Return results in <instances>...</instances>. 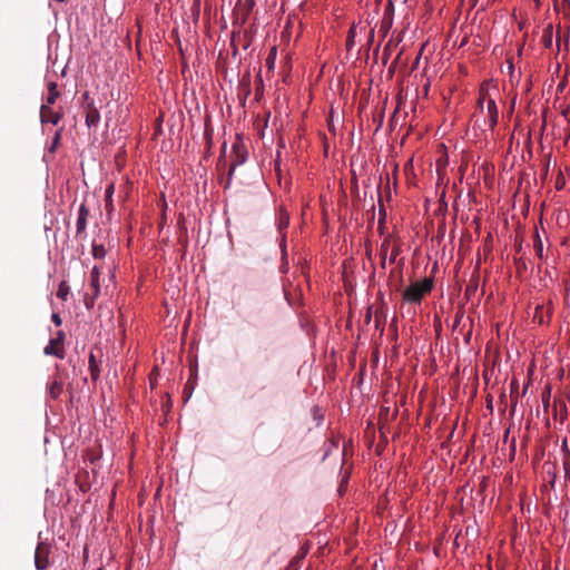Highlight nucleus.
Listing matches in <instances>:
<instances>
[{
  "instance_id": "1",
  "label": "nucleus",
  "mask_w": 570,
  "mask_h": 570,
  "mask_svg": "<svg viewBox=\"0 0 570 570\" xmlns=\"http://www.w3.org/2000/svg\"><path fill=\"white\" fill-rule=\"evenodd\" d=\"M432 287L433 281L431 278L414 282L403 292V299L409 303H421L422 298L432 291Z\"/></svg>"
},
{
  "instance_id": "2",
  "label": "nucleus",
  "mask_w": 570,
  "mask_h": 570,
  "mask_svg": "<svg viewBox=\"0 0 570 570\" xmlns=\"http://www.w3.org/2000/svg\"><path fill=\"white\" fill-rule=\"evenodd\" d=\"M487 95L488 94L484 91L480 92V97L478 99V107L483 112L484 111V101L487 100V118H488L490 128L493 129L498 124L499 111H498V107H497L494 99H492L491 97H489L487 99Z\"/></svg>"
},
{
  "instance_id": "3",
  "label": "nucleus",
  "mask_w": 570,
  "mask_h": 570,
  "mask_svg": "<svg viewBox=\"0 0 570 570\" xmlns=\"http://www.w3.org/2000/svg\"><path fill=\"white\" fill-rule=\"evenodd\" d=\"M49 544L39 542L35 552V564L38 570H45L49 566Z\"/></svg>"
},
{
  "instance_id": "4",
  "label": "nucleus",
  "mask_w": 570,
  "mask_h": 570,
  "mask_svg": "<svg viewBox=\"0 0 570 570\" xmlns=\"http://www.w3.org/2000/svg\"><path fill=\"white\" fill-rule=\"evenodd\" d=\"M41 122H51L57 125L62 118V114L55 111L50 106L42 105L40 108Z\"/></svg>"
},
{
  "instance_id": "5",
  "label": "nucleus",
  "mask_w": 570,
  "mask_h": 570,
  "mask_svg": "<svg viewBox=\"0 0 570 570\" xmlns=\"http://www.w3.org/2000/svg\"><path fill=\"white\" fill-rule=\"evenodd\" d=\"M88 216H89V209L86 206V204L82 203L79 207L78 218H77V223H76V232H77L78 236L86 233Z\"/></svg>"
},
{
  "instance_id": "6",
  "label": "nucleus",
  "mask_w": 570,
  "mask_h": 570,
  "mask_svg": "<svg viewBox=\"0 0 570 570\" xmlns=\"http://www.w3.org/2000/svg\"><path fill=\"white\" fill-rule=\"evenodd\" d=\"M99 120V110L95 107L94 101L88 102L86 107V125L88 128L96 127Z\"/></svg>"
},
{
  "instance_id": "7",
  "label": "nucleus",
  "mask_w": 570,
  "mask_h": 570,
  "mask_svg": "<svg viewBox=\"0 0 570 570\" xmlns=\"http://www.w3.org/2000/svg\"><path fill=\"white\" fill-rule=\"evenodd\" d=\"M233 153L235 154V159L233 160L228 170V181L232 179L236 166L242 165L245 161V153L242 146H239L238 144H234Z\"/></svg>"
},
{
  "instance_id": "8",
  "label": "nucleus",
  "mask_w": 570,
  "mask_h": 570,
  "mask_svg": "<svg viewBox=\"0 0 570 570\" xmlns=\"http://www.w3.org/2000/svg\"><path fill=\"white\" fill-rule=\"evenodd\" d=\"M46 355H53L60 360L65 357V346L55 338H51L43 350Z\"/></svg>"
},
{
  "instance_id": "9",
  "label": "nucleus",
  "mask_w": 570,
  "mask_h": 570,
  "mask_svg": "<svg viewBox=\"0 0 570 570\" xmlns=\"http://www.w3.org/2000/svg\"><path fill=\"white\" fill-rule=\"evenodd\" d=\"M62 390H63V382L59 379H53L48 384V394L52 400H57L61 395Z\"/></svg>"
},
{
  "instance_id": "10",
  "label": "nucleus",
  "mask_w": 570,
  "mask_h": 570,
  "mask_svg": "<svg viewBox=\"0 0 570 570\" xmlns=\"http://www.w3.org/2000/svg\"><path fill=\"white\" fill-rule=\"evenodd\" d=\"M88 363H89V371H90L91 380L94 382H96L100 376V370H99V366H98V363L96 361L94 353H90Z\"/></svg>"
},
{
  "instance_id": "11",
  "label": "nucleus",
  "mask_w": 570,
  "mask_h": 570,
  "mask_svg": "<svg viewBox=\"0 0 570 570\" xmlns=\"http://www.w3.org/2000/svg\"><path fill=\"white\" fill-rule=\"evenodd\" d=\"M59 91L57 89V83L56 82H49L48 83V96H47V105L46 106H50V105H53L57 100V98L59 97Z\"/></svg>"
},
{
  "instance_id": "12",
  "label": "nucleus",
  "mask_w": 570,
  "mask_h": 570,
  "mask_svg": "<svg viewBox=\"0 0 570 570\" xmlns=\"http://www.w3.org/2000/svg\"><path fill=\"white\" fill-rule=\"evenodd\" d=\"M390 245H391V239H390V236L386 237L382 245H381V249H380V256H381V266L384 268L385 267V263H386V256H387V252H389V248H390Z\"/></svg>"
},
{
  "instance_id": "13",
  "label": "nucleus",
  "mask_w": 570,
  "mask_h": 570,
  "mask_svg": "<svg viewBox=\"0 0 570 570\" xmlns=\"http://www.w3.org/2000/svg\"><path fill=\"white\" fill-rule=\"evenodd\" d=\"M389 10H392V2L390 1L389 2V6L385 10V17L384 19L382 20V24H381V31H383L384 36L389 32L391 26H392V17H387V12Z\"/></svg>"
},
{
  "instance_id": "14",
  "label": "nucleus",
  "mask_w": 570,
  "mask_h": 570,
  "mask_svg": "<svg viewBox=\"0 0 570 570\" xmlns=\"http://www.w3.org/2000/svg\"><path fill=\"white\" fill-rule=\"evenodd\" d=\"M99 268L97 266H94L92 271H91V287L94 288L95 291V296H97L99 294Z\"/></svg>"
},
{
  "instance_id": "15",
  "label": "nucleus",
  "mask_w": 570,
  "mask_h": 570,
  "mask_svg": "<svg viewBox=\"0 0 570 570\" xmlns=\"http://www.w3.org/2000/svg\"><path fill=\"white\" fill-rule=\"evenodd\" d=\"M69 292H70V287L68 285V283L66 281H62L58 286L57 296L60 299L66 301L69 295Z\"/></svg>"
},
{
  "instance_id": "16",
  "label": "nucleus",
  "mask_w": 570,
  "mask_h": 570,
  "mask_svg": "<svg viewBox=\"0 0 570 570\" xmlns=\"http://www.w3.org/2000/svg\"><path fill=\"white\" fill-rule=\"evenodd\" d=\"M112 194H114V185L110 184L107 188H106V193H105V200H106V208L108 210H111L112 209Z\"/></svg>"
},
{
  "instance_id": "17",
  "label": "nucleus",
  "mask_w": 570,
  "mask_h": 570,
  "mask_svg": "<svg viewBox=\"0 0 570 570\" xmlns=\"http://www.w3.org/2000/svg\"><path fill=\"white\" fill-rule=\"evenodd\" d=\"M92 255L97 259L104 258L106 255V249L104 245L92 244Z\"/></svg>"
},
{
  "instance_id": "18",
  "label": "nucleus",
  "mask_w": 570,
  "mask_h": 570,
  "mask_svg": "<svg viewBox=\"0 0 570 570\" xmlns=\"http://www.w3.org/2000/svg\"><path fill=\"white\" fill-rule=\"evenodd\" d=\"M562 465L566 481H570V454L562 455Z\"/></svg>"
},
{
  "instance_id": "19",
  "label": "nucleus",
  "mask_w": 570,
  "mask_h": 570,
  "mask_svg": "<svg viewBox=\"0 0 570 570\" xmlns=\"http://www.w3.org/2000/svg\"><path fill=\"white\" fill-rule=\"evenodd\" d=\"M179 227H180V235H179L178 240H179V243H180L184 247H186V246H187L188 240H187V228H186V226H185L184 220L179 222Z\"/></svg>"
},
{
  "instance_id": "20",
  "label": "nucleus",
  "mask_w": 570,
  "mask_h": 570,
  "mask_svg": "<svg viewBox=\"0 0 570 570\" xmlns=\"http://www.w3.org/2000/svg\"><path fill=\"white\" fill-rule=\"evenodd\" d=\"M61 132H62V128H60L56 131L52 142H51V146L49 148L50 153H53L57 149V147L59 146L60 140H61Z\"/></svg>"
},
{
  "instance_id": "21",
  "label": "nucleus",
  "mask_w": 570,
  "mask_h": 570,
  "mask_svg": "<svg viewBox=\"0 0 570 570\" xmlns=\"http://www.w3.org/2000/svg\"><path fill=\"white\" fill-rule=\"evenodd\" d=\"M356 36V29H355V26L353 24L350 30H348V35H347V39H346V47L347 49L350 50L353 45H354V38Z\"/></svg>"
},
{
  "instance_id": "22",
  "label": "nucleus",
  "mask_w": 570,
  "mask_h": 570,
  "mask_svg": "<svg viewBox=\"0 0 570 570\" xmlns=\"http://www.w3.org/2000/svg\"><path fill=\"white\" fill-rule=\"evenodd\" d=\"M205 139L207 141L208 147L212 145L213 139V128L209 126L208 122L205 124V132H204Z\"/></svg>"
},
{
  "instance_id": "23",
  "label": "nucleus",
  "mask_w": 570,
  "mask_h": 570,
  "mask_svg": "<svg viewBox=\"0 0 570 570\" xmlns=\"http://www.w3.org/2000/svg\"><path fill=\"white\" fill-rule=\"evenodd\" d=\"M401 253V246L400 245H395L393 248H392V253H391V256H390V263L393 264L396 259V257L400 255Z\"/></svg>"
},
{
  "instance_id": "24",
  "label": "nucleus",
  "mask_w": 570,
  "mask_h": 570,
  "mask_svg": "<svg viewBox=\"0 0 570 570\" xmlns=\"http://www.w3.org/2000/svg\"><path fill=\"white\" fill-rule=\"evenodd\" d=\"M301 560L302 558H294L287 566L286 570H298Z\"/></svg>"
},
{
  "instance_id": "25",
  "label": "nucleus",
  "mask_w": 570,
  "mask_h": 570,
  "mask_svg": "<svg viewBox=\"0 0 570 570\" xmlns=\"http://www.w3.org/2000/svg\"><path fill=\"white\" fill-rule=\"evenodd\" d=\"M51 321L56 326H60L62 324V320L58 313H53L51 315Z\"/></svg>"
},
{
  "instance_id": "26",
  "label": "nucleus",
  "mask_w": 570,
  "mask_h": 570,
  "mask_svg": "<svg viewBox=\"0 0 570 570\" xmlns=\"http://www.w3.org/2000/svg\"><path fill=\"white\" fill-rule=\"evenodd\" d=\"M56 341H58L60 344L63 345V342H65V338H66V334L63 331H58L57 334H56V337H53Z\"/></svg>"
},
{
  "instance_id": "27",
  "label": "nucleus",
  "mask_w": 570,
  "mask_h": 570,
  "mask_svg": "<svg viewBox=\"0 0 570 570\" xmlns=\"http://www.w3.org/2000/svg\"><path fill=\"white\" fill-rule=\"evenodd\" d=\"M561 453L562 455H566L567 454H570V450H569V446H568V440L567 438L562 441V444H561Z\"/></svg>"
},
{
  "instance_id": "28",
  "label": "nucleus",
  "mask_w": 570,
  "mask_h": 570,
  "mask_svg": "<svg viewBox=\"0 0 570 570\" xmlns=\"http://www.w3.org/2000/svg\"><path fill=\"white\" fill-rule=\"evenodd\" d=\"M547 473L549 475H551V482L553 483L554 480H556V476H557V474H556V466L554 465H550L549 469L547 470Z\"/></svg>"
},
{
  "instance_id": "29",
  "label": "nucleus",
  "mask_w": 570,
  "mask_h": 570,
  "mask_svg": "<svg viewBox=\"0 0 570 570\" xmlns=\"http://www.w3.org/2000/svg\"><path fill=\"white\" fill-rule=\"evenodd\" d=\"M288 225V217L281 218L279 227H286Z\"/></svg>"
},
{
  "instance_id": "30",
  "label": "nucleus",
  "mask_w": 570,
  "mask_h": 570,
  "mask_svg": "<svg viewBox=\"0 0 570 570\" xmlns=\"http://www.w3.org/2000/svg\"><path fill=\"white\" fill-rule=\"evenodd\" d=\"M94 305V299H91L90 302L86 301V306L89 308Z\"/></svg>"
},
{
  "instance_id": "31",
  "label": "nucleus",
  "mask_w": 570,
  "mask_h": 570,
  "mask_svg": "<svg viewBox=\"0 0 570 570\" xmlns=\"http://www.w3.org/2000/svg\"><path fill=\"white\" fill-rule=\"evenodd\" d=\"M537 252L541 255V253H542V244L541 243L539 244Z\"/></svg>"
},
{
  "instance_id": "32",
  "label": "nucleus",
  "mask_w": 570,
  "mask_h": 570,
  "mask_svg": "<svg viewBox=\"0 0 570 570\" xmlns=\"http://www.w3.org/2000/svg\"><path fill=\"white\" fill-rule=\"evenodd\" d=\"M374 37V30L372 29L370 32V38L372 39Z\"/></svg>"
},
{
  "instance_id": "33",
  "label": "nucleus",
  "mask_w": 570,
  "mask_h": 570,
  "mask_svg": "<svg viewBox=\"0 0 570 570\" xmlns=\"http://www.w3.org/2000/svg\"><path fill=\"white\" fill-rule=\"evenodd\" d=\"M419 60H420V55L416 57L414 65H417Z\"/></svg>"
},
{
  "instance_id": "34",
  "label": "nucleus",
  "mask_w": 570,
  "mask_h": 570,
  "mask_svg": "<svg viewBox=\"0 0 570 570\" xmlns=\"http://www.w3.org/2000/svg\"><path fill=\"white\" fill-rule=\"evenodd\" d=\"M98 570H102L101 568H99Z\"/></svg>"
}]
</instances>
